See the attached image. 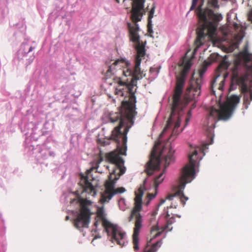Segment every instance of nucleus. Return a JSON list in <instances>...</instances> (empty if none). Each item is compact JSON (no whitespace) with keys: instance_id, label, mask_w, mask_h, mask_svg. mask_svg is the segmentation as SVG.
Listing matches in <instances>:
<instances>
[{"instance_id":"obj_1","label":"nucleus","mask_w":252,"mask_h":252,"mask_svg":"<svg viewBox=\"0 0 252 252\" xmlns=\"http://www.w3.org/2000/svg\"><path fill=\"white\" fill-rule=\"evenodd\" d=\"M125 76H131V80L130 82L122 81L120 78L116 79L118 86L116 88L115 94L122 96H124L125 93L128 94V100L124 101L122 103L121 109L118 112L111 113L109 115V120L112 123H118V126H116L112 131L111 139L115 141L118 145H122V148L119 154L114 152L109 153L107 158L110 162L115 164L119 170V176L124 174L126 167L124 166V160L120 156V154L126 155V150L127 134L129 131V126H126L127 122L133 125V119L135 115L136 97L135 92L133 91L134 87L137 85V79L135 73L128 67L126 70L122 71Z\"/></svg>"},{"instance_id":"obj_2","label":"nucleus","mask_w":252,"mask_h":252,"mask_svg":"<svg viewBox=\"0 0 252 252\" xmlns=\"http://www.w3.org/2000/svg\"><path fill=\"white\" fill-rule=\"evenodd\" d=\"M198 2L199 5L196 9V14L198 17L199 26L196 31L197 36L195 41L196 47L194 52L203 44L206 36H208L211 39L216 35L218 23L222 19L220 14H215L212 10L208 8H202L204 0H192L190 10L195 8Z\"/></svg>"},{"instance_id":"obj_3","label":"nucleus","mask_w":252,"mask_h":252,"mask_svg":"<svg viewBox=\"0 0 252 252\" xmlns=\"http://www.w3.org/2000/svg\"><path fill=\"white\" fill-rule=\"evenodd\" d=\"M189 70V69H186L185 67H183L180 76L177 77L170 117L167 121L166 126L159 135V138H161L169 129L172 128L173 126L172 135L180 133L182 131V129L181 130L178 129L181 121L180 117L183 109L181 104V96Z\"/></svg>"},{"instance_id":"obj_4","label":"nucleus","mask_w":252,"mask_h":252,"mask_svg":"<svg viewBox=\"0 0 252 252\" xmlns=\"http://www.w3.org/2000/svg\"><path fill=\"white\" fill-rule=\"evenodd\" d=\"M189 70V69H186L185 67H183L180 76L177 77L170 117L167 121L166 126L159 135V138H161L169 129L172 128L173 126L172 135L180 133L182 131V129L181 130L178 129L181 121L180 117L183 109L181 104V96Z\"/></svg>"},{"instance_id":"obj_5","label":"nucleus","mask_w":252,"mask_h":252,"mask_svg":"<svg viewBox=\"0 0 252 252\" xmlns=\"http://www.w3.org/2000/svg\"><path fill=\"white\" fill-rule=\"evenodd\" d=\"M189 70V69H186L185 67H183L180 76L177 77L170 117L167 121L166 126L159 135V138H161L169 129L172 128L173 126L172 135L180 133L182 131V129L181 130L178 129L181 121L180 117L183 109L181 104V96Z\"/></svg>"},{"instance_id":"obj_6","label":"nucleus","mask_w":252,"mask_h":252,"mask_svg":"<svg viewBox=\"0 0 252 252\" xmlns=\"http://www.w3.org/2000/svg\"><path fill=\"white\" fill-rule=\"evenodd\" d=\"M197 152V150L195 149L191 154L189 155V164H186L182 169V174L179 180V185L173 188L174 193L168 195L165 199H161L159 205L163 204L166 199L173 201L171 205L167 207V209L169 208H176L177 201H180L183 206L185 205L186 201L188 198L184 195L183 190L186 185L190 182L194 178Z\"/></svg>"},{"instance_id":"obj_7","label":"nucleus","mask_w":252,"mask_h":252,"mask_svg":"<svg viewBox=\"0 0 252 252\" xmlns=\"http://www.w3.org/2000/svg\"><path fill=\"white\" fill-rule=\"evenodd\" d=\"M171 128L172 129L173 127ZM179 134V133H178L177 134H174L172 135V132L171 133L166 144L163 146V148L160 152L159 157L156 156V150L158 147L160 145V142H158L156 143L154 146V150L151 153L150 159L147 163L146 169H145V172L149 176L152 175L155 171L158 170L159 169L160 157L162 156L164 153L167 152V155L165 156L164 158V169L162 173L157 177L154 180V186L156 189H157L158 186L163 181L164 177L162 176L165 171V169L168 166L170 163L174 160V153L175 151L172 149L169 142L170 140H174L175 137Z\"/></svg>"},{"instance_id":"obj_8","label":"nucleus","mask_w":252,"mask_h":252,"mask_svg":"<svg viewBox=\"0 0 252 252\" xmlns=\"http://www.w3.org/2000/svg\"><path fill=\"white\" fill-rule=\"evenodd\" d=\"M145 189L144 185L141 186L137 191H135V197L134 198V206L132 209L128 220L131 221L135 218L133 233L132 235V243L134 251L136 252L139 250V238L138 235L142 227V219L140 214L142 209V198L144 194Z\"/></svg>"},{"instance_id":"obj_9","label":"nucleus","mask_w":252,"mask_h":252,"mask_svg":"<svg viewBox=\"0 0 252 252\" xmlns=\"http://www.w3.org/2000/svg\"><path fill=\"white\" fill-rule=\"evenodd\" d=\"M131 9L130 19L133 24L128 23L130 40L135 44L140 42L138 34L139 28L137 22L140 21L144 13V4L145 0H130Z\"/></svg>"},{"instance_id":"obj_10","label":"nucleus","mask_w":252,"mask_h":252,"mask_svg":"<svg viewBox=\"0 0 252 252\" xmlns=\"http://www.w3.org/2000/svg\"><path fill=\"white\" fill-rule=\"evenodd\" d=\"M249 74L247 72H242L237 65L233 69L232 72V81L239 86L240 91L244 94V105L247 109L252 100V89L248 86Z\"/></svg>"},{"instance_id":"obj_11","label":"nucleus","mask_w":252,"mask_h":252,"mask_svg":"<svg viewBox=\"0 0 252 252\" xmlns=\"http://www.w3.org/2000/svg\"><path fill=\"white\" fill-rule=\"evenodd\" d=\"M240 102V97L236 95H232L228 97L226 102L220 105V109L212 107L210 111V117L214 120H227L231 116L233 111L235 109L237 105Z\"/></svg>"},{"instance_id":"obj_12","label":"nucleus","mask_w":252,"mask_h":252,"mask_svg":"<svg viewBox=\"0 0 252 252\" xmlns=\"http://www.w3.org/2000/svg\"><path fill=\"white\" fill-rule=\"evenodd\" d=\"M217 55L212 54L210 55L209 59L211 61H204L201 65L200 69L198 71V77L194 80V75L192 76V79L190 81L189 87L187 89V92L191 98L195 99L198 97L201 93V84L202 82V77L206 72L207 67L215 62L217 59Z\"/></svg>"},{"instance_id":"obj_13","label":"nucleus","mask_w":252,"mask_h":252,"mask_svg":"<svg viewBox=\"0 0 252 252\" xmlns=\"http://www.w3.org/2000/svg\"><path fill=\"white\" fill-rule=\"evenodd\" d=\"M116 170H113L110 173L108 179L104 184L105 190L101 193L100 201L102 203L109 202L113 196L117 194L122 193L126 191V189L123 187H120L115 189V184L118 180L119 177H117Z\"/></svg>"},{"instance_id":"obj_14","label":"nucleus","mask_w":252,"mask_h":252,"mask_svg":"<svg viewBox=\"0 0 252 252\" xmlns=\"http://www.w3.org/2000/svg\"><path fill=\"white\" fill-rule=\"evenodd\" d=\"M103 160V158L101 155L97 157L96 159L93 163V167L86 172L87 175H82L81 181L79 182L80 186L82 188L83 192H86L93 196H94L96 194V188L97 186L96 181L93 178L89 180L88 175L94 169H97L99 163Z\"/></svg>"},{"instance_id":"obj_15","label":"nucleus","mask_w":252,"mask_h":252,"mask_svg":"<svg viewBox=\"0 0 252 252\" xmlns=\"http://www.w3.org/2000/svg\"><path fill=\"white\" fill-rule=\"evenodd\" d=\"M90 204V201L87 199H83L80 201V212L73 221V225L76 228L81 230L83 228L88 227L92 213L87 205Z\"/></svg>"},{"instance_id":"obj_16","label":"nucleus","mask_w":252,"mask_h":252,"mask_svg":"<svg viewBox=\"0 0 252 252\" xmlns=\"http://www.w3.org/2000/svg\"><path fill=\"white\" fill-rule=\"evenodd\" d=\"M145 45L141 42L135 43V48L137 52V55L135 59V64L133 69L132 70L135 73V76L137 79H142L145 75L141 70L140 66L141 63V58L144 57L146 54Z\"/></svg>"},{"instance_id":"obj_17","label":"nucleus","mask_w":252,"mask_h":252,"mask_svg":"<svg viewBox=\"0 0 252 252\" xmlns=\"http://www.w3.org/2000/svg\"><path fill=\"white\" fill-rule=\"evenodd\" d=\"M113 226L115 227L114 230L111 227L105 229V230L108 235L111 236V239L113 242L114 241L117 244L123 247L126 241V233L117 225L113 224Z\"/></svg>"},{"instance_id":"obj_18","label":"nucleus","mask_w":252,"mask_h":252,"mask_svg":"<svg viewBox=\"0 0 252 252\" xmlns=\"http://www.w3.org/2000/svg\"><path fill=\"white\" fill-rule=\"evenodd\" d=\"M227 74L223 73L222 76L220 74H216L211 82V89L214 95H216L215 89L222 91L224 84V81Z\"/></svg>"},{"instance_id":"obj_19","label":"nucleus","mask_w":252,"mask_h":252,"mask_svg":"<svg viewBox=\"0 0 252 252\" xmlns=\"http://www.w3.org/2000/svg\"><path fill=\"white\" fill-rule=\"evenodd\" d=\"M169 220L167 221V224L164 227L159 228L158 226H156V223H154V226H152L150 228V236L151 237L149 243L152 240V239L157 238L160 236L161 234L168 227V225L171 224Z\"/></svg>"},{"instance_id":"obj_20","label":"nucleus","mask_w":252,"mask_h":252,"mask_svg":"<svg viewBox=\"0 0 252 252\" xmlns=\"http://www.w3.org/2000/svg\"><path fill=\"white\" fill-rule=\"evenodd\" d=\"M123 65H127L123 59L117 60L115 61L112 64L108 67L107 69L106 76L107 77H111L112 75H114L116 72V67L117 68H121V67L123 66Z\"/></svg>"},{"instance_id":"obj_21","label":"nucleus","mask_w":252,"mask_h":252,"mask_svg":"<svg viewBox=\"0 0 252 252\" xmlns=\"http://www.w3.org/2000/svg\"><path fill=\"white\" fill-rule=\"evenodd\" d=\"M96 214L97 217L102 221V225L104 227V229H108L111 227L114 230L115 227H113V224L106 219L103 208H98Z\"/></svg>"},{"instance_id":"obj_22","label":"nucleus","mask_w":252,"mask_h":252,"mask_svg":"<svg viewBox=\"0 0 252 252\" xmlns=\"http://www.w3.org/2000/svg\"><path fill=\"white\" fill-rule=\"evenodd\" d=\"M149 242H148L147 246L145 247L143 252H156L161 245L162 241L159 240L153 244L151 246H149Z\"/></svg>"},{"instance_id":"obj_23","label":"nucleus","mask_w":252,"mask_h":252,"mask_svg":"<svg viewBox=\"0 0 252 252\" xmlns=\"http://www.w3.org/2000/svg\"><path fill=\"white\" fill-rule=\"evenodd\" d=\"M229 66V63L225 61L224 60H223L220 64L219 66L216 69V74H220L221 76H222L223 73L221 72V70L224 71H226ZM226 74L225 73H224Z\"/></svg>"},{"instance_id":"obj_24","label":"nucleus","mask_w":252,"mask_h":252,"mask_svg":"<svg viewBox=\"0 0 252 252\" xmlns=\"http://www.w3.org/2000/svg\"><path fill=\"white\" fill-rule=\"evenodd\" d=\"M216 121L213 122L212 124L209 126H208L206 128V131L208 134V136H209L211 138V142L210 144H211L212 143L213 140V137H214V129L215 127V123Z\"/></svg>"},{"instance_id":"obj_25","label":"nucleus","mask_w":252,"mask_h":252,"mask_svg":"<svg viewBox=\"0 0 252 252\" xmlns=\"http://www.w3.org/2000/svg\"><path fill=\"white\" fill-rule=\"evenodd\" d=\"M183 65L184 67L186 68V69H189L191 66V59H187L185 58L183 61Z\"/></svg>"},{"instance_id":"obj_26","label":"nucleus","mask_w":252,"mask_h":252,"mask_svg":"<svg viewBox=\"0 0 252 252\" xmlns=\"http://www.w3.org/2000/svg\"><path fill=\"white\" fill-rule=\"evenodd\" d=\"M208 5L213 8H218V0H208Z\"/></svg>"},{"instance_id":"obj_27","label":"nucleus","mask_w":252,"mask_h":252,"mask_svg":"<svg viewBox=\"0 0 252 252\" xmlns=\"http://www.w3.org/2000/svg\"><path fill=\"white\" fill-rule=\"evenodd\" d=\"M155 7L153 6L152 8H151V10L149 12V15H148V22H150V21H152V19L153 18L154 14L155 12Z\"/></svg>"},{"instance_id":"obj_28","label":"nucleus","mask_w":252,"mask_h":252,"mask_svg":"<svg viewBox=\"0 0 252 252\" xmlns=\"http://www.w3.org/2000/svg\"><path fill=\"white\" fill-rule=\"evenodd\" d=\"M155 223H156V225L158 226V222L156 219V217L154 215H152L150 220V225H151V227L152 226H154Z\"/></svg>"},{"instance_id":"obj_29","label":"nucleus","mask_w":252,"mask_h":252,"mask_svg":"<svg viewBox=\"0 0 252 252\" xmlns=\"http://www.w3.org/2000/svg\"><path fill=\"white\" fill-rule=\"evenodd\" d=\"M147 30H148V32L150 34H152V33H153V29H152V21H150V22L148 21Z\"/></svg>"},{"instance_id":"obj_30","label":"nucleus","mask_w":252,"mask_h":252,"mask_svg":"<svg viewBox=\"0 0 252 252\" xmlns=\"http://www.w3.org/2000/svg\"><path fill=\"white\" fill-rule=\"evenodd\" d=\"M156 194L153 193H149L148 195V197L149 198V199L151 200L155 197Z\"/></svg>"},{"instance_id":"obj_31","label":"nucleus","mask_w":252,"mask_h":252,"mask_svg":"<svg viewBox=\"0 0 252 252\" xmlns=\"http://www.w3.org/2000/svg\"><path fill=\"white\" fill-rule=\"evenodd\" d=\"M233 26L234 27V28L236 29V30H237L238 29V28H239V25L238 24H237V23H234L233 24Z\"/></svg>"},{"instance_id":"obj_32","label":"nucleus","mask_w":252,"mask_h":252,"mask_svg":"<svg viewBox=\"0 0 252 252\" xmlns=\"http://www.w3.org/2000/svg\"><path fill=\"white\" fill-rule=\"evenodd\" d=\"M126 0H116V1L118 3H120L121 2L122 3H124Z\"/></svg>"},{"instance_id":"obj_33","label":"nucleus","mask_w":252,"mask_h":252,"mask_svg":"<svg viewBox=\"0 0 252 252\" xmlns=\"http://www.w3.org/2000/svg\"><path fill=\"white\" fill-rule=\"evenodd\" d=\"M249 19L250 20H252V10L250 13Z\"/></svg>"},{"instance_id":"obj_34","label":"nucleus","mask_w":252,"mask_h":252,"mask_svg":"<svg viewBox=\"0 0 252 252\" xmlns=\"http://www.w3.org/2000/svg\"><path fill=\"white\" fill-rule=\"evenodd\" d=\"M98 224V221L97 220H96L94 223V225L97 227V225Z\"/></svg>"},{"instance_id":"obj_35","label":"nucleus","mask_w":252,"mask_h":252,"mask_svg":"<svg viewBox=\"0 0 252 252\" xmlns=\"http://www.w3.org/2000/svg\"><path fill=\"white\" fill-rule=\"evenodd\" d=\"M166 218H168V217H170V215H169V214H168V211H167V212H166Z\"/></svg>"},{"instance_id":"obj_36","label":"nucleus","mask_w":252,"mask_h":252,"mask_svg":"<svg viewBox=\"0 0 252 252\" xmlns=\"http://www.w3.org/2000/svg\"><path fill=\"white\" fill-rule=\"evenodd\" d=\"M69 219V217L68 216H66L65 220H67Z\"/></svg>"},{"instance_id":"obj_37","label":"nucleus","mask_w":252,"mask_h":252,"mask_svg":"<svg viewBox=\"0 0 252 252\" xmlns=\"http://www.w3.org/2000/svg\"><path fill=\"white\" fill-rule=\"evenodd\" d=\"M189 121V118H186V124H187V123Z\"/></svg>"},{"instance_id":"obj_38","label":"nucleus","mask_w":252,"mask_h":252,"mask_svg":"<svg viewBox=\"0 0 252 252\" xmlns=\"http://www.w3.org/2000/svg\"><path fill=\"white\" fill-rule=\"evenodd\" d=\"M32 50V47H31L29 49V52H31Z\"/></svg>"},{"instance_id":"obj_39","label":"nucleus","mask_w":252,"mask_h":252,"mask_svg":"<svg viewBox=\"0 0 252 252\" xmlns=\"http://www.w3.org/2000/svg\"><path fill=\"white\" fill-rule=\"evenodd\" d=\"M153 69L151 68L150 69V72H152V71H153Z\"/></svg>"},{"instance_id":"obj_40","label":"nucleus","mask_w":252,"mask_h":252,"mask_svg":"<svg viewBox=\"0 0 252 252\" xmlns=\"http://www.w3.org/2000/svg\"><path fill=\"white\" fill-rule=\"evenodd\" d=\"M199 150L201 151L202 152L203 151V149L201 148H199Z\"/></svg>"},{"instance_id":"obj_41","label":"nucleus","mask_w":252,"mask_h":252,"mask_svg":"<svg viewBox=\"0 0 252 252\" xmlns=\"http://www.w3.org/2000/svg\"><path fill=\"white\" fill-rule=\"evenodd\" d=\"M190 111H189V112H188V115H190Z\"/></svg>"}]
</instances>
